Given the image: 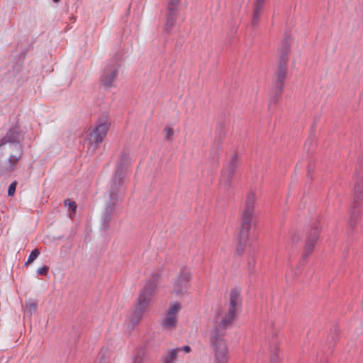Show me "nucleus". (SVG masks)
<instances>
[{
  "instance_id": "nucleus-1",
  "label": "nucleus",
  "mask_w": 363,
  "mask_h": 363,
  "mask_svg": "<svg viewBox=\"0 0 363 363\" xmlns=\"http://www.w3.org/2000/svg\"><path fill=\"white\" fill-rule=\"evenodd\" d=\"M291 43V35L285 34L278 49L279 62L274 74V85L269 103V108H275L282 94L287 73L288 55L290 51Z\"/></svg>"
},
{
  "instance_id": "nucleus-4",
  "label": "nucleus",
  "mask_w": 363,
  "mask_h": 363,
  "mask_svg": "<svg viewBox=\"0 0 363 363\" xmlns=\"http://www.w3.org/2000/svg\"><path fill=\"white\" fill-rule=\"evenodd\" d=\"M191 277L192 274L189 269L185 266L181 267L179 273L174 279L172 294L178 297L183 296L187 292Z\"/></svg>"
},
{
  "instance_id": "nucleus-14",
  "label": "nucleus",
  "mask_w": 363,
  "mask_h": 363,
  "mask_svg": "<svg viewBox=\"0 0 363 363\" xmlns=\"http://www.w3.org/2000/svg\"><path fill=\"white\" fill-rule=\"evenodd\" d=\"M362 199L360 197H354L353 202L350 207V220L349 225L351 228H354L360 215V206Z\"/></svg>"
},
{
  "instance_id": "nucleus-8",
  "label": "nucleus",
  "mask_w": 363,
  "mask_h": 363,
  "mask_svg": "<svg viewBox=\"0 0 363 363\" xmlns=\"http://www.w3.org/2000/svg\"><path fill=\"white\" fill-rule=\"evenodd\" d=\"M151 299L149 298L139 294L135 309L130 316V320L133 326L140 321Z\"/></svg>"
},
{
  "instance_id": "nucleus-26",
  "label": "nucleus",
  "mask_w": 363,
  "mask_h": 363,
  "mask_svg": "<svg viewBox=\"0 0 363 363\" xmlns=\"http://www.w3.org/2000/svg\"><path fill=\"white\" fill-rule=\"evenodd\" d=\"M164 140L169 142H172L173 140V136L174 134V129L170 126H166L164 129Z\"/></svg>"
},
{
  "instance_id": "nucleus-27",
  "label": "nucleus",
  "mask_w": 363,
  "mask_h": 363,
  "mask_svg": "<svg viewBox=\"0 0 363 363\" xmlns=\"http://www.w3.org/2000/svg\"><path fill=\"white\" fill-rule=\"evenodd\" d=\"M181 309V304L178 302H175L170 306V308L167 312V314L177 316V313Z\"/></svg>"
},
{
  "instance_id": "nucleus-24",
  "label": "nucleus",
  "mask_w": 363,
  "mask_h": 363,
  "mask_svg": "<svg viewBox=\"0 0 363 363\" xmlns=\"http://www.w3.org/2000/svg\"><path fill=\"white\" fill-rule=\"evenodd\" d=\"M270 359L271 363H280L279 350L277 345L271 350Z\"/></svg>"
},
{
  "instance_id": "nucleus-22",
  "label": "nucleus",
  "mask_w": 363,
  "mask_h": 363,
  "mask_svg": "<svg viewBox=\"0 0 363 363\" xmlns=\"http://www.w3.org/2000/svg\"><path fill=\"white\" fill-rule=\"evenodd\" d=\"M177 322V316H173L167 314V317L164 319L162 324L164 328L172 329L176 327Z\"/></svg>"
},
{
  "instance_id": "nucleus-20",
  "label": "nucleus",
  "mask_w": 363,
  "mask_h": 363,
  "mask_svg": "<svg viewBox=\"0 0 363 363\" xmlns=\"http://www.w3.org/2000/svg\"><path fill=\"white\" fill-rule=\"evenodd\" d=\"M23 155L22 145H18V153L16 155H11L9 158V166L6 169L7 171H13L16 169V165L20 160Z\"/></svg>"
},
{
  "instance_id": "nucleus-18",
  "label": "nucleus",
  "mask_w": 363,
  "mask_h": 363,
  "mask_svg": "<svg viewBox=\"0 0 363 363\" xmlns=\"http://www.w3.org/2000/svg\"><path fill=\"white\" fill-rule=\"evenodd\" d=\"M354 197H360L363 199V173L357 172L355 177V184L354 187Z\"/></svg>"
},
{
  "instance_id": "nucleus-5",
  "label": "nucleus",
  "mask_w": 363,
  "mask_h": 363,
  "mask_svg": "<svg viewBox=\"0 0 363 363\" xmlns=\"http://www.w3.org/2000/svg\"><path fill=\"white\" fill-rule=\"evenodd\" d=\"M320 226L318 220L314 221L307 233L306 239L302 254V259L306 260L312 253L320 233Z\"/></svg>"
},
{
  "instance_id": "nucleus-28",
  "label": "nucleus",
  "mask_w": 363,
  "mask_h": 363,
  "mask_svg": "<svg viewBox=\"0 0 363 363\" xmlns=\"http://www.w3.org/2000/svg\"><path fill=\"white\" fill-rule=\"evenodd\" d=\"M40 255V251L38 249H34L30 254L26 264H31Z\"/></svg>"
},
{
  "instance_id": "nucleus-36",
  "label": "nucleus",
  "mask_w": 363,
  "mask_h": 363,
  "mask_svg": "<svg viewBox=\"0 0 363 363\" xmlns=\"http://www.w3.org/2000/svg\"><path fill=\"white\" fill-rule=\"evenodd\" d=\"M177 349H179V352L184 351L186 353H189L191 352V347L188 345L184 346L182 347H177Z\"/></svg>"
},
{
  "instance_id": "nucleus-13",
  "label": "nucleus",
  "mask_w": 363,
  "mask_h": 363,
  "mask_svg": "<svg viewBox=\"0 0 363 363\" xmlns=\"http://www.w3.org/2000/svg\"><path fill=\"white\" fill-rule=\"evenodd\" d=\"M121 187V186L116 184L111 183L108 200L107 201L108 209L109 211L116 208L118 200L123 197V194L120 189Z\"/></svg>"
},
{
  "instance_id": "nucleus-30",
  "label": "nucleus",
  "mask_w": 363,
  "mask_h": 363,
  "mask_svg": "<svg viewBox=\"0 0 363 363\" xmlns=\"http://www.w3.org/2000/svg\"><path fill=\"white\" fill-rule=\"evenodd\" d=\"M16 186H17V182L16 181L13 182L9 185V190H8V195L9 196H12L14 195L15 191H16Z\"/></svg>"
},
{
  "instance_id": "nucleus-3",
  "label": "nucleus",
  "mask_w": 363,
  "mask_h": 363,
  "mask_svg": "<svg viewBox=\"0 0 363 363\" xmlns=\"http://www.w3.org/2000/svg\"><path fill=\"white\" fill-rule=\"evenodd\" d=\"M111 125V120L107 114L104 113L96 122V127L88 134V150L94 152L106 138Z\"/></svg>"
},
{
  "instance_id": "nucleus-19",
  "label": "nucleus",
  "mask_w": 363,
  "mask_h": 363,
  "mask_svg": "<svg viewBox=\"0 0 363 363\" xmlns=\"http://www.w3.org/2000/svg\"><path fill=\"white\" fill-rule=\"evenodd\" d=\"M130 164V158L128 154L123 152L121 155L116 170L127 173V169Z\"/></svg>"
},
{
  "instance_id": "nucleus-12",
  "label": "nucleus",
  "mask_w": 363,
  "mask_h": 363,
  "mask_svg": "<svg viewBox=\"0 0 363 363\" xmlns=\"http://www.w3.org/2000/svg\"><path fill=\"white\" fill-rule=\"evenodd\" d=\"M117 73L118 67L116 64L108 65L101 77V82L103 85L107 88L112 86Z\"/></svg>"
},
{
  "instance_id": "nucleus-29",
  "label": "nucleus",
  "mask_w": 363,
  "mask_h": 363,
  "mask_svg": "<svg viewBox=\"0 0 363 363\" xmlns=\"http://www.w3.org/2000/svg\"><path fill=\"white\" fill-rule=\"evenodd\" d=\"M115 209H113L111 211H109L108 209V204L106 205V209H105V215L104 221V223H108L111 220V215L113 214Z\"/></svg>"
},
{
  "instance_id": "nucleus-11",
  "label": "nucleus",
  "mask_w": 363,
  "mask_h": 363,
  "mask_svg": "<svg viewBox=\"0 0 363 363\" xmlns=\"http://www.w3.org/2000/svg\"><path fill=\"white\" fill-rule=\"evenodd\" d=\"M162 277V272L157 271L152 274L151 278L146 282L140 294L149 298L152 300L155 291L157 286V283Z\"/></svg>"
},
{
  "instance_id": "nucleus-32",
  "label": "nucleus",
  "mask_w": 363,
  "mask_h": 363,
  "mask_svg": "<svg viewBox=\"0 0 363 363\" xmlns=\"http://www.w3.org/2000/svg\"><path fill=\"white\" fill-rule=\"evenodd\" d=\"M49 267L48 266H43V267L38 269V273L40 275H46L48 272Z\"/></svg>"
},
{
  "instance_id": "nucleus-31",
  "label": "nucleus",
  "mask_w": 363,
  "mask_h": 363,
  "mask_svg": "<svg viewBox=\"0 0 363 363\" xmlns=\"http://www.w3.org/2000/svg\"><path fill=\"white\" fill-rule=\"evenodd\" d=\"M65 206H69L74 213L76 211L77 204L74 201H72L70 199H67L65 200Z\"/></svg>"
},
{
  "instance_id": "nucleus-25",
  "label": "nucleus",
  "mask_w": 363,
  "mask_h": 363,
  "mask_svg": "<svg viewBox=\"0 0 363 363\" xmlns=\"http://www.w3.org/2000/svg\"><path fill=\"white\" fill-rule=\"evenodd\" d=\"M146 357V351L144 349H140L134 358L133 363H144Z\"/></svg>"
},
{
  "instance_id": "nucleus-15",
  "label": "nucleus",
  "mask_w": 363,
  "mask_h": 363,
  "mask_svg": "<svg viewBox=\"0 0 363 363\" xmlns=\"http://www.w3.org/2000/svg\"><path fill=\"white\" fill-rule=\"evenodd\" d=\"M265 1L260 0H255L252 4V15L251 20V25L256 27L259 25L261 19V16L263 11V7Z\"/></svg>"
},
{
  "instance_id": "nucleus-10",
  "label": "nucleus",
  "mask_w": 363,
  "mask_h": 363,
  "mask_svg": "<svg viewBox=\"0 0 363 363\" xmlns=\"http://www.w3.org/2000/svg\"><path fill=\"white\" fill-rule=\"evenodd\" d=\"M23 139V136L19 128L18 127L11 128L8 130L6 135L0 139V147L7 143H11L18 149V145H21L20 143Z\"/></svg>"
},
{
  "instance_id": "nucleus-9",
  "label": "nucleus",
  "mask_w": 363,
  "mask_h": 363,
  "mask_svg": "<svg viewBox=\"0 0 363 363\" xmlns=\"http://www.w3.org/2000/svg\"><path fill=\"white\" fill-rule=\"evenodd\" d=\"M179 0L169 1L167 12L166 14V21L164 26V30L165 32H170V30L174 26V23L177 21V6L179 5Z\"/></svg>"
},
{
  "instance_id": "nucleus-2",
  "label": "nucleus",
  "mask_w": 363,
  "mask_h": 363,
  "mask_svg": "<svg viewBox=\"0 0 363 363\" xmlns=\"http://www.w3.org/2000/svg\"><path fill=\"white\" fill-rule=\"evenodd\" d=\"M256 199L255 192L250 191L247 196L241 216V229L239 234V244L236 250L238 255H242L245 250V246L249 238V232L255 218L254 210Z\"/></svg>"
},
{
  "instance_id": "nucleus-34",
  "label": "nucleus",
  "mask_w": 363,
  "mask_h": 363,
  "mask_svg": "<svg viewBox=\"0 0 363 363\" xmlns=\"http://www.w3.org/2000/svg\"><path fill=\"white\" fill-rule=\"evenodd\" d=\"M330 337H331L333 343H336L339 340V335L337 333H333L328 337V338Z\"/></svg>"
},
{
  "instance_id": "nucleus-33",
  "label": "nucleus",
  "mask_w": 363,
  "mask_h": 363,
  "mask_svg": "<svg viewBox=\"0 0 363 363\" xmlns=\"http://www.w3.org/2000/svg\"><path fill=\"white\" fill-rule=\"evenodd\" d=\"M26 308L30 311L31 313L32 311H35L37 308V305L35 303H28L26 304Z\"/></svg>"
},
{
  "instance_id": "nucleus-37",
  "label": "nucleus",
  "mask_w": 363,
  "mask_h": 363,
  "mask_svg": "<svg viewBox=\"0 0 363 363\" xmlns=\"http://www.w3.org/2000/svg\"><path fill=\"white\" fill-rule=\"evenodd\" d=\"M60 0H53L54 2H58L60 1Z\"/></svg>"
},
{
  "instance_id": "nucleus-16",
  "label": "nucleus",
  "mask_w": 363,
  "mask_h": 363,
  "mask_svg": "<svg viewBox=\"0 0 363 363\" xmlns=\"http://www.w3.org/2000/svg\"><path fill=\"white\" fill-rule=\"evenodd\" d=\"M240 291L238 289H233L230 292L229 306L228 311L237 313L240 306Z\"/></svg>"
},
{
  "instance_id": "nucleus-21",
  "label": "nucleus",
  "mask_w": 363,
  "mask_h": 363,
  "mask_svg": "<svg viewBox=\"0 0 363 363\" xmlns=\"http://www.w3.org/2000/svg\"><path fill=\"white\" fill-rule=\"evenodd\" d=\"M125 176V172L116 170L111 183L122 186L124 184Z\"/></svg>"
},
{
  "instance_id": "nucleus-6",
  "label": "nucleus",
  "mask_w": 363,
  "mask_h": 363,
  "mask_svg": "<svg viewBox=\"0 0 363 363\" xmlns=\"http://www.w3.org/2000/svg\"><path fill=\"white\" fill-rule=\"evenodd\" d=\"M236 316V313L233 312L227 311L223 315L220 321L214 328L211 337H214L215 340L224 339L226 333V330L228 327L231 326Z\"/></svg>"
},
{
  "instance_id": "nucleus-7",
  "label": "nucleus",
  "mask_w": 363,
  "mask_h": 363,
  "mask_svg": "<svg viewBox=\"0 0 363 363\" xmlns=\"http://www.w3.org/2000/svg\"><path fill=\"white\" fill-rule=\"evenodd\" d=\"M211 345L214 347L215 359L214 362L228 363V348L224 339L215 340L210 337Z\"/></svg>"
},
{
  "instance_id": "nucleus-35",
  "label": "nucleus",
  "mask_w": 363,
  "mask_h": 363,
  "mask_svg": "<svg viewBox=\"0 0 363 363\" xmlns=\"http://www.w3.org/2000/svg\"><path fill=\"white\" fill-rule=\"evenodd\" d=\"M301 240V236L298 233H294L292 235L291 240L294 243H298Z\"/></svg>"
},
{
  "instance_id": "nucleus-17",
  "label": "nucleus",
  "mask_w": 363,
  "mask_h": 363,
  "mask_svg": "<svg viewBox=\"0 0 363 363\" xmlns=\"http://www.w3.org/2000/svg\"><path fill=\"white\" fill-rule=\"evenodd\" d=\"M239 163V158L238 155L237 153L234 154V155L232 157L228 167H227V181L228 183L230 182L231 179H233L234 174L235 172V170L238 166Z\"/></svg>"
},
{
  "instance_id": "nucleus-23",
  "label": "nucleus",
  "mask_w": 363,
  "mask_h": 363,
  "mask_svg": "<svg viewBox=\"0 0 363 363\" xmlns=\"http://www.w3.org/2000/svg\"><path fill=\"white\" fill-rule=\"evenodd\" d=\"M179 352V349H172L169 351L167 356L164 357L163 363H174L177 359V355Z\"/></svg>"
}]
</instances>
